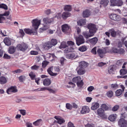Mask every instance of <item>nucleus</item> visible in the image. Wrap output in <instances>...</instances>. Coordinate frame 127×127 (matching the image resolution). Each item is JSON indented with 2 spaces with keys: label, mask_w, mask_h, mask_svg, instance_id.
Here are the masks:
<instances>
[{
  "label": "nucleus",
  "mask_w": 127,
  "mask_h": 127,
  "mask_svg": "<svg viewBox=\"0 0 127 127\" xmlns=\"http://www.w3.org/2000/svg\"><path fill=\"white\" fill-rule=\"evenodd\" d=\"M49 28L48 25H44V26L42 28H40L39 30V32H42L43 31L46 30Z\"/></svg>",
  "instance_id": "34"
},
{
  "label": "nucleus",
  "mask_w": 127,
  "mask_h": 127,
  "mask_svg": "<svg viewBox=\"0 0 127 127\" xmlns=\"http://www.w3.org/2000/svg\"><path fill=\"white\" fill-rule=\"evenodd\" d=\"M111 87L114 89H117L118 87V85L116 84H112L111 85Z\"/></svg>",
  "instance_id": "59"
},
{
  "label": "nucleus",
  "mask_w": 127,
  "mask_h": 127,
  "mask_svg": "<svg viewBox=\"0 0 127 127\" xmlns=\"http://www.w3.org/2000/svg\"><path fill=\"white\" fill-rule=\"evenodd\" d=\"M106 63H104L102 62L99 63L98 64V66L99 67H101L105 65L106 64Z\"/></svg>",
  "instance_id": "53"
},
{
  "label": "nucleus",
  "mask_w": 127,
  "mask_h": 127,
  "mask_svg": "<svg viewBox=\"0 0 127 127\" xmlns=\"http://www.w3.org/2000/svg\"><path fill=\"white\" fill-rule=\"evenodd\" d=\"M101 107L104 110H108L109 108L105 104H102Z\"/></svg>",
  "instance_id": "40"
},
{
  "label": "nucleus",
  "mask_w": 127,
  "mask_h": 127,
  "mask_svg": "<svg viewBox=\"0 0 127 127\" xmlns=\"http://www.w3.org/2000/svg\"><path fill=\"white\" fill-rule=\"evenodd\" d=\"M71 15L70 13L67 12H63L62 15L61 17L63 19L65 20Z\"/></svg>",
  "instance_id": "16"
},
{
  "label": "nucleus",
  "mask_w": 127,
  "mask_h": 127,
  "mask_svg": "<svg viewBox=\"0 0 127 127\" xmlns=\"http://www.w3.org/2000/svg\"><path fill=\"white\" fill-rule=\"evenodd\" d=\"M10 13V12L9 11H7L5 12L3 14H1V16H7Z\"/></svg>",
  "instance_id": "62"
},
{
  "label": "nucleus",
  "mask_w": 127,
  "mask_h": 127,
  "mask_svg": "<svg viewBox=\"0 0 127 127\" xmlns=\"http://www.w3.org/2000/svg\"><path fill=\"white\" fill-rule=\"evenodd\" d=\"M49 63V62L46 61H44L42 63V67L43 68H45Z\"/></svg>",
  "instance_id": "38"
},
{
  "label": "nucleus",
  "mask_w": 127,
  "mask_h": 127,
  "mask_svg": "<svg viewBox=\"0 0 127 127\" xmlns=\"http://www.w3.org/2000/svg\"><path fill=\"white\" fill-rule=\"evenodd\" d=\"M115 66L114 65H111L108 68V71L110 74H111L115 70Z\"/></svg>",
  "instance_id": "23"
},
{
  "label": "nucleus",
  "mask_w": 127,
  "mask_h": 127,
  "mask_svg": "<svg viewBox=\"0 0 127 127\" xmlns=\"http://www.w3.org/2000/svg\"><path fill=\"white\" fill-rule=\"evenodd\" d=\"M3 58L4 59H10L11 58L10 56L6 53L4 54Z\"/></svg>",
  "instance_id": "51"
},
{
  "label": "nucleus",
  "mask_w": 127,
  "mask_h": 127,
  "mask_svg": "<svg viewBox=\"0 0 127 127\" xmlns=\"http://www.w3.org/2000/svg\"><path fill=\"white\" fill-rule=\"evenodd\" d=\"M113 93L111 91H108L106 93L107 95L109 97H111L113 96Z\"/></svg>",
  "instance_id": "43"
},
{
  "label": "nucleus",
  "mask_w": 127,
  "mask_h": 127,
  "mask_svg": "<svg viewBox=\"0 0 127 127\" xmlns=\"http://www.w3.org/2000/svg\"><path fill=\"white\" fill-rule=\"evenodd\" d=\"M22 70L20 69H18L17 70H15L12 71V72L13 73H19L22 72Z\"/></svg>",
  "instance_id": "63"
},
{
  "label": "nucleus",
  "mask_w": 127,
  "mask_h": 127,
  "mask_svg": "<svg viewBox=\"0 0 127 127\" xmlns=\"http://www.w3.org/2000/svg\"><path fill=\"white\" fill-rule=\"evenodd\" d=\"M90 15V11L88 9H86L84 11L83 13V16L84 17H88Z\"/></svg>",
  "instance_id": "20"
},
{
  "label": "nucleus",
  "mask_w": 127,
  "mask_h": 127,
  "mask_svg": "<svg viewBox=\"0 0 127 127\" xmlns=\"http://www.w3.org/2000/svg\"><path fill=\"white\" fill-rule=\"evenodd\" d=\"M7 79L4 76L0 77V83L1 84L6 83L7 82Z\"/></svg>",
  "instance_id": "25"
},
{
  "label": "nucleus",
  "mask_w": 127,
  "mask_h": 127,
  "mask_svg": "<svg viewBox=\"0 0 127 127\" xmlns=\"http://www.w3.org/2000/svg\"><path fill=\"white\" fill-rule=\"evenodd\" d=\"M53 66L49 68L47 70V71L48 73L51 76H56L57 75V74L56 73H53L51 70L53 69Z\"/></svg>",
  "instance_id": "24"
},
{
  "label": "nucleus",
  "mask_w": 127,
  "mask_h": 127,
  "mask_svg": "<svg viewBox=\"0 0 127 127\" xmlns=\"http://www.w3.org/2000/svg\"><path fill=\"white\" fill-rule=\"evenodd\" d=\"M117 1L116 0H111V5L112 6H117Z\"/></svg>",
  "instance_id": "37"
},
{
  "label": "nucleus",
  "mask_w": 127,
  "mask_h": 127,
  "mask_svg": "<svg viewBox=\"0 0 127 127\" xmlns=\"http://www.w3.org/2000/svg\"><path fill=\"white\" fill-rule=\"evenodd\" d=\"M119 108V106L118 105H115L112 108L113 111H117Z\"/></svg>",
  "instance_id": "48"
},
{
  "label": "nucleus",
  "mask_w": 127,
  "mask_h": 127,
  "mask_svg": "<svg viewBox=\"0 0 127 127\" xmlns=\"http://www.w3.org/2000/svg\"><path fill=\"white\" fill-rule=\"evenodd\" d=\"M89 108L88 106H85L82 107V110L81 111L82 114H86L89 112Z\"/></svg>",
  "instance_id": "15"
},
{
  "label": "nucleus",
  "mask_w": 127,
  "mask_h": 127,
  "mask_svg": "<svg viewBox=\"0 0 127 127\" xmlns=\"http://www.w3.org/2000/svg\"><path fill=\"white\" fill-rule=\"evenodd\" d=\"M109 32H110L112 37H115L116 36V32L113 29H112L109 30Z\"/></svg>",
  "instance_id": "27"
},
{
  "label": "nucleus",
  "mask_w": 127,
  "mask_h": 127,
  "mask_svg": "<svg viewBox=\"0 0 127 127\" xmlns=\"http://www.w3.org/2000/svg\"><path fill=\"white\" fill-rule=\"evenodd\" d=\"M39 68V66H37L36 65H34L31 67V68L32 69L35 70H37Z\"/></svg>",
  "instance_id": "50"
},
{
  "label": "nucleus",
  "mask_w": 127,
  "mask_h": 127,
  "mask_svg": "<svg viewBox=\"0 0 127 127\" xmlns=\"http://www.w3.org/2000/svg\"><path fill=\"white\" fill-rule=\"evenodd\" d=\"M118 54H119L120 55H123L125 53V51L124 49L122 48H121L119 49H118Z\"/></svg>",
  "instance_id": "39"
},
{
  "label": "nucleus",
  "mask_w": 127,
  "mask_h": 127,
  "mask_svg": "<svg viewBox=\"0 0 127 127\" xmlns=\"http://www.w3.org/2000/svg\"><path fill=\"white\" fill-rule=\"evenodd\" d=\"M104 110L102 108H99L97 110L98 114L103 118L106 119L107 117L104 113Z\"/></svg>",
  "instance_id": "7"
},
{
  "label": "nucleus",
  "mask_w": 127,
  "mask_h": 127,
  "mask_svg": "<svg viewBox=\"0 0 127 127\" xmlns=\"http://www.w3.org/2000/svg\"><path fill=\"white\" fill-rule=\"evenodd\" d=\"M123 4V2L122 1H117V6H121Z\"/></svg>",
  "instance_id": "54"
},
{
  "label": "nucleus",
  "mask_w": 127,
  "mask_h": 127,
  "mask_svg": "<svg viewBox=\"0 0 127 127\" xmlns=\"http://www.w3.org/2000/svg\"><path fill=\"white\" fill-rule=\"evenodd\" d=\"M40 20H38L37 19H34L32 20V26L34 27L35 30H31L29 29H24L26 33L31 35H36L37 34V30L40 23Z\"/></svg>",
  "instance_id": "1"
},
{
  "label": "nucleus",
  "mask_w": 127,
  "mask_h": 127,
  "mask_svg": "<svg viewBox=\"0 0 127 127\" xmlns=\"http://www.w3.org/2000/svg\"><path fill=\"white\" fill-rule=\"evenodd\" d=\"M43 83L44 86H48L51 84V81L49 78H46L43 80Z\"/></svg>",
  "instance_id": "19"
},
{
  "label": "nucleus",
  "mask_w": 127,
  "mask_h": 127,
  "mask_svg": "<svg viewBox=\"0 0 127 127\" xmlns=\"http://www.w3.org/2000/svg\"><path fill=\"white\" fill-rule=\"evenodd\" d=\"M5 18L4 17H3V16H1V14L0 15V23H3V21L5 20Z\"/></svg>",
  "instance_id": "55"
},
{
  "label": "nucleus",
  "mask_w": 127,
  "mask_h": 127,
  "mask_svg": "<svg viewBox=\"0 0 127 127\" xmlns=\"http://www.w3.org/2000/svg\"><path fill=\"white\" fill-rule=\"evenodd\" d=\"M3 41L5 45L9 46L11 45V41L10 39L8 37H5L3 40Z\"/></svg>",
  "instance_id": "17"
},
{
  "label": "nucleus",
  "mask_w": 127,
  "mask_h": 127,
  "mask_svg": "<svg viewBox=\"0 0 127 127\" xmlns=\"http://www.w3.org/2000/svg\"><path fill=\"white\" fill-rule=\"evenodd\" d=\"M76 70L77 71L78 74L80 75L84 74L85 72V69L79 66L77 68Z\"/></svg>",
  "instance_id": "13"
},
{
  "label": "nucleus",
  "mask_w": 127,
  "mask_h": 127,
  "mask_svg": "<svg viewBox=\"0 0 127 127\" xmlns=\"http://www.w3.org/2000/svg\"><path fill=\"white\" fill-rule=\"evenodd\" d=\"M41 121L42 120L39 119L34 122L33 124V125L35 126H38L40 124V123L41 122Z\"/></svg>",
  "instance_id": "36"
},
{
  "label": "nucleus",
  "mask_w": 127,
  "mask_h": 127,
  "mask_svg": "<svg viewBox=\"0 0 127 127\" xmlns=\"http://www.w3.org/2000/svg\"><path fill=\"white\" fill-rule=\"evenodd\" d=\"M109 17L111 20L116 21H120L121 20L120 16L116 14H112L109 15Z\"/></svg>",
  "instance_id": "6"
},
{
  "label": "nucleus",
  "mask_w": 127,
  "mask_h": 127,
  "mask_svg": "<svg viewBox=\"0 0 127 127\" xmlns=\"http://www.w3.org/2000/svg\"><path fill=\"white\" fill-rule=\"evenodd\" d=\"M122 93V91L121 89L117 90L115 92L116 95L117 96H119L121 95Z\"/></svg>",
  "instance_id": "42"
},
{
  "label": "nucleus",
  "mask_w": 127,
  "mask_h": 127,
  "mask_svg": "<svg viewBox=\"0 0 127 127\" xmlns=\"http://www.w3.org/2000/svg\"><path fill=\"white\" fill-rule=\"evenodd\" d=\"M29 75L32 80H33L35 77V75L33 74L32 72L30 73L29 74Z\"/></svg>",
  "instance_id": "60"
},
{
  "label": "nucleus",
  "mask_w": 127,
  "mask_h": 127,
  "mask_svg": "<svg viewBox=\"0 0 127 127\" xmlns=\"http://www.w3.org/2000/svg\"><path fill=\"white\" fill-rule=\"evenodd\" d=\"M76 44L78 46L84 44L85 42V40L83 36L80 35L78 36L75 37Z\"/></svg>",
  "instance_id": "3"
},
{
  "label": "nucleus",
  "mask_w": 127,
  "mask_h": 127,
  "mask_svg": "<svg viewBox=\"0 0 127 127\" xmlns=\"http://www.w3.org/2000/svg\"><path fill=\"white\" fill-rule=\"evenodd\" d=\"M21 113L24 116L26 114V111L25 110H19Z\"/></svg>",
  "instance_id": "61"
},
{
  "label": "nucleus",
  "mask_w": 127,
  "mask_h": 127,
  "mask_svg": "<svg viewBox=\"0 0 127 127\" xmlns=\"http://www.w3.org/2000/svg\"><path fill=\"white\" fill-rule=\"evenodd\" d=\"M116 115H114L113 114L110 115L108 118L109 120L112 122L115 121L116 118Z\"/></svg>",
  "instance_id": "31"
},
{
  "label": "nucleus",
  "mask_w": 127,
  "mask_h": 127,
  "mask_svg": "<svg viewBox=\"0 0 127 127\" xmlns=\"http://www.w3.org/2000/svg\"><path fill=\"white\" fill-rule=\"evenodd\" d=\"M77 84L78 87H81L83 85V83L82 81V80H81V81L77 83Z\"/></svg>",
  "instance_id": "49"
},
{
  "label": "nucleus",
  "mask_w": 127,
  "mask_h": 127,
  "mask_svg": "<svg viewBox=\"0 0 127 127\" xmlns=\"http://www.w3.org/2000/svg\"><path fill=\"white\" fill-rule=\"evenodd\" d=\"M16 50L15 48L13 46H10L9 48V50H8L9 53L10 54H13L15 52Z\"/></svg>",
  "instance_id": "30"
},
{
  "label": "nucleus",
  "mask_w": 127,
  "mask_h": 127,
  "mask_svg": "<svg viewBox=\"0 0 127 127\" xmlns=\"http://www.w3.org/2000/svg\"><path fill=\"white\" fill-rule=\"evenodd\" d=\"M17 46L20 51L23 52L25 51L28 48L27 45L25 44H19Z\"/></svg>",
  "instance_id": "9"
},
{
  "label": "nucleus",
  "mask_w": 127,
  "mask_h": 127,
  "mask_svg": "<svg viewBox=\"0 0 127 127\" xmlns=\"http://www.w3.org/2000/svg\"><path fill=\"white\" fill-rule=\"evenodd\" d=\"M0 8H2L5 10L7 9V6L6 5L3 3L0 4Z\"/></svg>",
  "instance_id": "44"
},
{
  "label": "nucleus",
  "mask_w": 127,
  "mask_h": 127,
  "mask_svg": "<svg viewBox=\"0 0 127 127\" xmlns=\"http://www.w3.org/2000/svg\"><path fill=\"white\" fill-rule=\"evenodd\" d=\"M64 9L65 11H70L71 10L72 8L70 5H67L65 6L64 8Z\"/></svg>",
  "instance_id": "33"
},
{
  "label": "nucleus",
  "mask_w": 127,
  "mask_h": 127,
  "mask_svg": "<svg viewBox=\"0 0 127 127\" xmlns=\"http://www.w3.org/2000/svg\"><path fill=\"white\" fill-rule=\"evenodd\" d=\"M30 53L32 55H37L38 54V53L36 51H32L30 52Z\"/></svg>",
  "instance_id": "64"
},
{
  "label": "nucleus",
  "mask_w": 127,
  "mask_h": 127,
  "mask_svg": "<svg viewBox=\"0 0 127 127\" xmlns=\"http://www.w3.org/2000/svg\"><path fill=\"white\" fill-rule=\"evenodd\" d=\"M118 49L115 47L112 48L111 50V52L115 53H118Z\"/></svg>",
  "instance_id": "46"
},
{
  "label": "nucleus",
  "mask_w": 127,
  "mask_h": 127,
  "mask_svg": "<svg viewBox=\"0 0 127 127\" xmlns=\"http://www.w3.org/2000/svg\"><path fill=\"white\" fill-rule=\"evenodd\" d=\"M106 53V50L104 49L99 48L97 50V53L99 57L101 58L103 57L104 54Z\"/></svg>",
  "instance_id": "10"
},
{
  "label": "nucleus",
  "mask_w": 127,
  "mask_h": 127,
  "mask_svg": "<svg viewBox=\"0 0 127 127\" xmlns=\"http://www.w3.org/2000/svg\"><path fill=\"white\" fill-rule=\"evenodd\" d=\"M66 58L69 59H75L77 57V56L74 53L67 54L65 55Z\"/></svg>",
  "instance_id": "12"
},
{
  "label": "nucleus",
  "mask_w": 127,
  "mask_h": 127,
  "mask_svg": "<svg viewBox=\"0 0 127 127\" xmlns=\"http://www.w3.org/2000/svg\"><path fill=\"white\" fill-rule=\"evenodd\" d=\"M87 27L89 30V32L85 31L82 33V35L86 39L93 36L97 30L95 25L92 24H89Z\"/></svg>",
  "instance_id": "2"
},
{
  "label": "nucleus",
  "mask_w": 127,
  "mask_h": 127,
  "mask_svg": "<svg viewBox=\"0 0 127 127\" xmlns=\"http://www.w3.org/2000/svg\"><path fill=\"white\" fill-rule=\"evenodd\" d=\"M78 25L79 26H82L86 24L85 20L83 19L79 20L77 22Z\"/></svg>",
  "instance_id": "26"
},
{
  "label": "nucleus",
  "mask_w": 127,
  "mask_h": 127,
  "mask_svg": "<svg viewBox=\"0 0 127 127\" xmlns=\"http://www.w3.org/2000/svg\"><path fill=\"white\" fill-rule=\"evenodd\" d=\"M61 27L62 31L65 33H68L70 31V28L67 24L63 25Z\"/></svg>",
  "instance_id": "5"
},
{
  "label": "nucleus",
  "mask_w": 127,
  "mask_h": 127,
  "mask_svg": "<svg viewBox=\"0 0 127 127\" xmlns=\"http://www.w3.org/2000/svg\"><path fill=\"white\" fill-rule=\"evenodd\" d=\"M118 125L120 127H127V121L121 118L118 120Z\"/></svg>",
  "instance_id": "4"
},
{
  "label": "nucleus",
  "mask_w": 127,
  "mask_h": 127,
  "mask_svg": "<svg viewBox=\"0 0 127 127\" xmlns=\"http://www.w3.org/2000/svg\"><path fill=\"white\" fill-rule=\"evenodd\" d=\"M54 18H49L48 17L44 18L43 21L44 23L46 24H48L52 22L53 21Z\"/></svg>",
  "instance_id": "14"
},
{
  "label": "nucleus",
  "mask_w": 127,
  "mask_h": 127,
  "mask_svg": "<svg viewBox=\"0 0 127 127\" xmlns=\"http://www.w3.org/2000/svg\"><path fill=\"white\" fill-rule=\"evenodd\" d=\"M81 78L80 76H77L73 78L72 81L74 83H76V84L81 81Z\"/></svg>",
  "instance_id": "29"
},
{
  "label": "nucleus",
  "mask_w": 127,
  "mask_h": 127,
  "mask_svg": "<svg viewBox=\"0 0 127 127\" xmlns=\"http://www.w3.org/2000/svg\"><path fill=\"white\" fill-rule=\"evenodd\" d=\"M98 39L97 37H94L89 40V42L93 45L95 44L98 41Z\"/></svg>",
  "instance_id": "22"
},
{
  "label": "nucleus",
  "mask_w": 127,
  "mask_h": 127,
  "mask_svg": "<svg viewBox=\"0 0 127 127\" xmlns=\"http://www.w3.org/2000/svg\"><path fill=\"white\" fill-rule=\"evenodd\" d=\"M108 0H101L100 2V3L104 6H106L109 3Z\"/></svg>",
  "instance_id": "32"
},
{
  "label": "nucleus",
  "mask_w": 127,
  "mask_h": 127,
  "mask_svg": "<svg viewBox=\"0 0 127 127\" xmlns=\"http://www.w3.org/2000/svg\"><path fill=\"white\" fill-rule=\"evenodd\" d=\"M94 89V87L92 86L89 87L87 89L88 91L89 92H91Z\"/></svg>",
  "instance_id": "56"
},
{
  "label": "nucleus",
  "mask_w": 127,
  "mask_h": 127,
  "mask_svg": "<svg viewBox=\"0 0 127 127\" xmlns=\"http://www.w3.org/2000/svg\"><path fill=\"white\" fill-rule=\"evenodd\" d=\"M19 81L21 82H23V81L25 79V77L23 76H21L19 77Z\"/></svg>",
  "instance_id": "52"
},
{
  "label": "nucleus",
  "mask_w": 127,
  "mask_h": 127,
  "mask_svg": "<svg viewBox=\"0 0 127 127\" xmlns=\"http://www.w3.org/2000/svg\"><path fill=\"white\" fill-rule=\"evenodd\" d=\"M120 75L121 76H118L119 78H126L127 77V75L123 76L127 73V70L125 68L121 69L120 70Z\"/></svg>",
  "instance_id": "8"
},
{
  "label": "nucleus",
  "mask_w": 127,
  "mask_h": 127,
  "mask_svg": "<svg viewBox=\"0 0 127 127\" xmlns=\"http://www.w3.org/2000/svg\"><path fill=\"white\" fill-rule=\"evenodd\" d=\"M87 49V47L86 46L84 45L79 47L78 48V50L81 52H84L86 51Z\"/></svg>",
  "instance_id": "28"
},
{
  "label": "nucleus",
  "mask_w": 127,
  "mask_h": 127,
  "mask_svg": "<svg viewBox=\"0 0 127 127\" xmlns=\"http://www.w3.org/2000/svg\"><path fill=\"white\" fill-rule=\"evenodd\" d=\"M88 63L84 61H82L79 63L78 66L85 69L87 66Z\"/></svg>",
  "instance_id": "18"
},
{
  "label": "nucleus",
  "mask_w": 127,
  "mask_h": 127,
  "mask_svg": "<svg viewBox=\"0 0 127 127\" xmlns=\"http://www.w3.org/2000/svg\"><path fill=\"white\" fill-rule=\"evenodd\" d=\"M67 47L66 42L64 41L62 42L60 45L59 46V48L61 49L62 48H64Z\"/></svg>",
  "instance_id": "35"
},
{
  "label": "nucleus",
  "mask_w": 127,
  "mask_h": 127,
  "mask_svg": "<svg viewBox=\"0 0 127 127\" xmlns=\"http://www.w3.org/2000/svg\"><path fill=\"white\" fill-rule=\"evenodd\" d=\"M65 122V121L62 119L60 118L58 121V123L60 124H61Z\"/></svg>",
  "instance_id": "58"
},
{
  "label": "nucleus",
  "mask_w": 127,
  "mask_h": 127,
  "mask_svg": "<svg viewBox=\"0 0 127 127\" xmlns=\"http://www.w3.org/2000/svg\"><path fill=\"white\" fill-rule=\"evenodd\" d=\"M57 40L56 39H52L51 41V43L52 45H55L57 43Z\"/></svg>",
  "instance_id": "41"
},
{
  "label": "nucleus",
  "mask_w": 127,
  "mask_h": 127,
  "mask_svg": "<svg viewBox=\"0 0 127 127\" xmlns=\"http://www.w3.org/2000/svg\"><path fill=\"white\" fill-rule=\"evenodd\" d=\"M92 105L91 109L93 110H95L99 106V103L97 102L93 103Z\"/></svg>",
  "instance_id": "21"
},
{
  "label": "nucleus",
  "mask_w": 127,
  "mask_h": 127,
  "mask_svg": "<svg viewBox=\"0 0 127 127\" xmlns=\"http://www.w3.org/2000/svg\"><path fill=\"white\" fill-rule=\"evenodd\" d=\"M38 2V0H31L30 2L32 4H35L37 3Z\"/></svg>",
  "instance_id": "57"
},
{
  "label": "nucleus",
  "mask_w": 127,
  "mask_h": 127,
  "mask_svg": "<svg viewBox=\"0 0 127 127\" xmlns=\"http://www.w3.org/2000/svg\"><path fill=\"white\" fill-rule=\"evenodd\" d=\"M97 47H94L91 50V52L94 55H96V48Z\"/></svg>",
  "instance_id": "47"
},
{
  "label": "nucleus",
  "mask_w": 127,
  "mask_h": 127,
  "mask_svg": "<svg viewBox=\"0 0 127 127\" xmlns=\"http://www.w3.org/2000/svg\"><path fill=\"white\" fill-rule=\"evenodd\" d=\"M17 91V90L15 86H11L6 90V92L8 94H10L12 92L15 93Z\"/></svg>",
  "instance_id": "11"
},
{
  "label": "nucleus",
  "mask_w": 127,
  "mask_h": 127,
  "mask_svg": "<svg viewBox=\"0 0 127 127\" xmlns=\"http://www.w3.org/2000/svg\"><path fill=\"white\" fill-rule=\"evenodd\" d=\"M66 107L67 109L70 110L72 109V106L70 103H67L66 104Z\"/></svg>",
  "instance_id": "45"
}]
</instances>
